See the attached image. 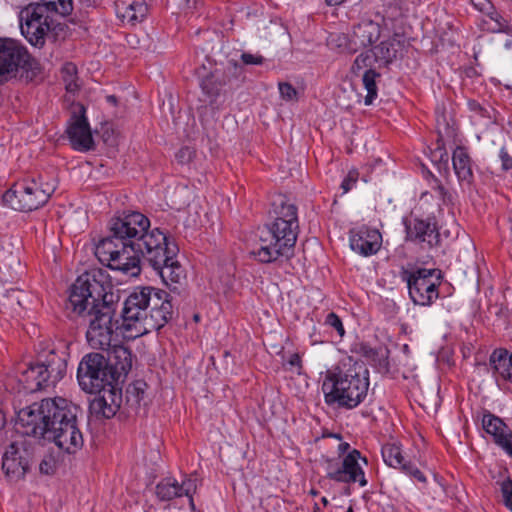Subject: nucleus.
<instances>
[{"label": "nucleus", "instance_id": "nucleus-1", "mask_svg": "<svg viewBox=\"0 0 512 512\" xmlns=\"http://www.w3.org/2000/svg\"><path fill=\"white\" fill-rule=\"evenodd\" d=\"M109 275L102 269L87 271L70 288L67 308L88 323L86 338L94 349L108 350L118 329L117 302Z\"/></svg>", "mask_w": 512, "mask_h": 512}, {"label": "nucleus", "instance_id": "nucleus-7", "mask_svg": "<svg viewBox=\"0 0 512 512\" xmlns=\"http://www.w3.org/2000/svg\"><path fill=\"white\" fill-rule=\"evenodd\" d=\"M31 82L39 73L37 61L26 47L11 38H0V85L17 77Z\"/></svg>", "mask_w": 512, "mask_h": 512}, {"label": "nucleus", "instance_id": "nucleus-10", "mask_svg": "<svg viewBox=\"0 0 512 512\" xmlns=\"http://www.w3.org/2000/svg\"><path fill=\"white\" fill-rule=\"evenodd\" d=\"M401 279L406 281L409 297L415 305L431 306L439 297L443 275L440 269H403Z\"/></svg>", "mask_w": 512, "mask_h": 512}, {"label": "nucleus", "instance_id": "nucleus-53", "mask_svg": "<svg viewBox=\"0 0 512 512\" xmlns=\"http://www.w3.org/2000/svg\"><path fill=\"white\" fill-rule=\"evenodd\" d=\"M6 415L2 409H0V431L5 427L6 425Z\"/></svg>", "mask_w": 512, "mask_h": 512}, {"label": "nucleus", "instance_id": "nucleus-35", "mask_svg": "<svg viewBox=\"0 0 512 512\" xmlns=\"http://www.w3.org/2000/svg\"><path fill=\"white\" fill-rule=\"evenodd\" d=\"M77 66L72 62H66L61 69V77L68 92L75 93L79 90Z\"/></svg>", "mask_w": 512, "mask_h": 512}, {"label": "nucleus", "instance_id": "nucleus-56", "mask_svg": "<svg viewBox=\"0 0 512 512\" xmlns=\"http://www.w3.org/2000/svg\"><path fill=\"white\" fill-rule=\"evenodd\" d=\"M328 5H339L345 0H325Z\"/></svg>", "mask_w": 512, "mask_h": 512}, {"label": "nucleus", "instance_id": "nucleus-40", "mask_svg": "<svg viewBox=\"0 0 512 512\" xmlns=\"http://www.w3.org/2000/svg\"><path fill=\"white\" fill-rule=\"evenodd\" d=\"M325 324L334 328L340 337H343L345 335V329L342 320L336 313H328L325 318Z\"/></svg>", "mask_w": 512, "mask_h": 512}, {"label": "nucleus", "instance_id": "nucleus-49", "mask_svg": "<svg viewBox=\"0 0 512 512\" xmlns=\"http://www.w3.org/2000/svg\"><path fill=\"white\" fill-rule=\"evenodd\" d=\"M435 153L439 154L440 161H448L449 156L444 147V141L441 136H439L436 141Z\"/></svg>", "mask_w": 512, "mask_h": 512}, {"label": "nucleus", "instance_id": "nucleus-9", "mask_svg": "<svg viewBox=\"0 0 512 512\" xmlns=\"http://www.w3.org/2000/svg\"><path fill=\"white\" fill-rule=\"evenodd\" d=\"M56 1L29 3L19 13L21 33L35 47H43L47 33L53 27L51 14L59 13Z\"/></svg>", "mask_w": 512, "mask_h": 512}, {"label": "nucleus", "instance_id": "nucleus-24", "mask_svg": "<svg viewBox=\"0 0 512 512\" xmlns=\"http://www.w3.org/2000/svg\"><path fill=\"white\" fill-rule=\"evenodd\" d=\"M195 491L196 484L194 480L186 479L179 483L173 477L163 478L155 487L156 497L162 502L171 501L182 496H190Z\"/></svg>", "mask_w": 512, "mask_h": 512}, {"label": "nucleus", "instance_id": "nucleus-37", "mask_svg": "<svg viewBox=\"0 0 512 512\" xmlns=\"http://www.w3.org/2000/svg\"><path fill=\"white\" fill-rule=\"evenodd\" d=\"M146 383L143 381H136L129 385L126 389V400L131 406H138L144 397Z\"/></svg>", "mask_w": 512, "mask_h": 512}, {"label": "nucleus", "instance_id": "nucleus-21", "mask_svg": "<svg viewBox=\"0 0 512 512\" xmlns=\"http://www.w3.org/2000/svg\"><path fill=\"white\" fill-rule=\"evenodd\" d=\"M350 248L361 256L368 257L376 254L382 245V235L379 230L361 226L350 230Z\"/></svg>", "mask_w": 512, "mask_h": 512}, {"label": "nucleus", "instance_id": "nucleus-33", "mask_svg": "<svg viewBox=\"0 0 512 512\" xmlns=\"http://www.w3.org/2000/svg\"><path fill=\"white\" fill-rule=\"evenodd\" d=\"M379 77L380 73L376 72L372 68L366 69L362 76V83L364 88L367 90V95L364 99V103L367 106L371 105L378 95L376 79Z\"/></svg>", "mask_w": 512, "mask_h": 512}, {"label": "nucleus", "instance_id": "nucleus-4", "mask_svg": "<svg viewBox=\"0 0 512 512\" xmlns=\"http://www.w3.org/2000/svg\"><path fill=\"white\" fill-rule=\"evenodd\" d=\"M369 370L363 362L343 361L325 373L322 391L325 403L333 408L351 410L366 398Z\"/></svg>", "mask_w": 512, "mask_h": 512}, {"label": "nucleus", "instance_id": "nucleus-28", "mask_svg": "<svg viewBox=\"0 0 512 512\" xmlns=\"http://www.w3.org/2000/svg\"><path fill=\"white\" fill-rule=\"evenodd\" d=\"M355 352L363 357L378 373L386 375L390 372L388 348L384 346L371 347L366 343H359Z\"/></svg>", "mask_w": 512, "mask_h": 512}, {"label": "nucleus", "instance_id": "nucleus-46", "mask_svg": "<svg viewBox=\"0 0 512 512\" xmlns=\"http://www.w3.org/2000/svg\"><path fill=\"white\" fill-rule=\"evenodd\" d=\"M241 60L245 65H261L264 58L261 55H254L250 53H242Z\"/></svg>", "mask_w": 512, "mask_h": 512}, {"label": "nucleus", "instance_id": "nucleus-38", "mask_svg": "<svg viewBox=\"0 0 512 512\" xmlns=\"http://www.w3.org/2000/svg\"><path fill=\"white\" fill-rule=\"evenodd\" d=\"M372 53H373V50H368V51H365L361 54H359L353 65H352V72L354 74H358L360 72V70L364 69V68H372V65L373 63L376 61L375 60V56L373 57L372 56Z\"/></svg>", "mask_w": 512, "mask_h": 512}, {"label": "nucleus", "instance_id": "nucleus-5", "mask_svg": "<svg viewBox=\"0 0 512 512\" xmlns=\"http://www.w3.org/2000/svg\"><path fill=\"white\" fill-rule=\"evenodd\" d=\"M275 205V219L266 224V233L260 237L258 246L249 254L262 264L286 260L294 256V248L299 232L297 207L281 200Z\"/></svg>", "mask_w": 512, "mask_h": 512}, {"label": "nucleus", "instance_id": "nucleus-17", "mask_svg": "<svg viewBox=\"0 0 512 512\" xmlns=\"http://www.w3.org/2000/svg\"><path fill=\"white\" fill-rule=\"evenodd\" d=\"M68 353L54 346H47L38 353L37 362L45 374L46 381L54 386L66 374Z\"/></svg>", "mask_w": 512, "mask_h": 512}, {"label": "nucleus", "instance_id": "nucleus-25", "mask_svg": "<svg viewBox=\"0 0 512 512\" xmlns=\"http://www.w3.org/2000/svg\"><path fill=\"white\" fill-rule=\"evenodd\" d=\"M18 391L24 393H34L52 386L46 381L45 374L39 363L29 364L17 375Z\"/></svg>", "mask_w": 512, "mask_h": 512}, {"label": "nucleus", "instance_id": "nucleus-34", "mask_svg": "<svg viewBox=\"0 0 512 512\" xmlns=\"http://www.w3.org/2000/svg\"><path fill=\"white\" fill-rule=\"evenodd\" d=\"M145 298H149V310H155L163 307L164 305L171 304L170 295L164 291L154 287H143Z\"/></svg>", "mask_w": 512, "mask_h": 512}, {"label": "nucleus", "instance_id": "nucleus-13", "mask_svg": "<svg viewBox=\"0 0 512 512\" xmlns=\"http://www.w3.org/2000/svg\"><path fill=\"white\" fill-rule=\"evenodd\" d=\"M405 240L431 249L440 245V233L435 217L404 218Z\"/></svg>", "mask_w": 512, "mask_h": 512}, {"label": "nucleus", "instance_id": "nucleus-41", "mask_svg": "<svg viewBox=\"0 0 512 512\" xmlns=\"http://www.w3.org/2000/svg\"><path fill=\"white\" fill-rule=\"evenodd\" d=\"M279 92L284 100L290 101L297 97V90L288 82L279 83Z\"/></svg>", "mask_w": 512, "mask_h": 512}, {"label": "nucleus", "instance_id": "nucleus-31", "mask_svg": "<svg viewBox=\"0 0 512 512\" xmlns=\"http://www.w3.org/2000/svg\"><path fill=\"white\" fill-rule=\"evenodd\" d=\"M452 162L454 171L461 182L470 185L473 182V171L471 158L467 149L463 146H457L453 151Z\"/></svg>", "mask_w": 512, "mask_h": 512}, {"label": "nucleus", "instance_id": "nucleus-2", "mask_svg": "<svg viewBox=\"0 0 512 512\" xmlns=\"http://www.w3.org/2000/svg\"><path fill=\"white\" fill-rule=\"evenodd\" d=\"M81 413L80 406L66 398H45L19 410L16 425L23 435L54 443L60 450L74 454L83 446L78 425Z\"/></svg>", "mask_w": 512, "mask_h": 512}, {"label": "nucleus", "instance_id": "nucleus-45", "mask_svg": "<svg viewBox=\"0 0 512 512\" xmlns=\"http://www.w3.org/2000/svg\"><path fill=\"white\" fill-rule=\"evenodd\" d=\"M473 7L480 13L486 15L494 7L490 0H470Z\"/></svg>", "mask_w": 512, "mask_h": 512}, {"label": "nucleus", "instance_id": "nucleus-32", "mask_svg": "<svg viewBox=\"0 0 512 512\" xmlns=\"http://www.w3.org/2000/svg\"><path fill=\"white\" fill-rule=\"evenodd\" d=\"M489 361L496 373L505 380L510 379L512 375V354L507 349H495Z\"/></svg>", "mask_w": 512, "mask_h": 512}, {"label": "nucleus", "instance_id": "nucleus-29", "mask_svg": "<svg viewBox=\"0 0 512 512\" xmlns=\"http://www.w3.org/2000/svg\"><path fill=\"white\" fill-rule=\"evenodd\" d=\"M404 45V37L400 34H394L391 38L382 41L378 46L374 47L373 56H375V60L382 61L385 65H388L397 58Z\"/></svg>", "mask_w": 512, "mask_h": 512}, {"label": "nucleus", "instance_id": "nucleus-63", "mask_svg": "<svg viewBox=\"0 0 512 512\" xmlns=\"http://www.w3.org/2000/svg\"><path fill=\"white\" fill-rule=\"evenodd\" d=\"M362 460L364 461V463H366V464H367V459H366L365 457H364V458H362Z\"/></svg>", "mask_w": 512, "mask_h": 512}, {"label": "nucleus", "instance_id": "nucleus-57", "mask_svg": "<svg viewBox=\"0 0 512 512\" xmlns=\"http://www.w3.org/2000/svg\"><path fill=\"white\" fill-rule=\"evenodd\" d=\"M107 101L112 103V104H116L117 103V97L115 95H109V96H107Z\"/></svg>", "mask_w": 512, "mask_h": 512}, {"label": "nucleus", "instance_id": "nucleus-39", "mask_svg": "<svg viewBox=\"0 0 512 512\" xmlns=\"http://www.w3.org/2000/svg\"><path fill=\"white\" fill-rule=\"evenodd\" d=\"M500 490L505 506L512 512V480L507 478L500 483Z\"/></svg>", "mask_w": 512, "mask_h": 512}, {"label": "nucleus", "instance_id": "nucleus-26", "mask_svg": "<svg viewBox=\"0 0 512 512\" xmlns=\"http://www.w3.org/2000/svg\"><path fill=\"white\" fill-rule=\"evenodd\" d=\"M107 365L114 376V382L117 383L122 377H125L132 368V353L124 345H114L108 352Z\"/></svg>", "mask_w": 512, "mask_h": 512}, {"label": "nucleus", "instance_id": "nucleus-36", "mask_svg": "<svg viewBox=\"0 0 512 512\" xmlns=\"http://www.w3.org/2000/svg\"><path fill=\"white\" fill-rule=\"evenodd\" d=\"M486 16L495 23V27L491 30L492 32L512 35V26L509 24V21L505 19L495 7H493Z\"/></svg>", "mask_w": 512, "mask_h": 512}, {"label": "nucleus", "instance_id": "nucleus-55", "mask_svg": "<svg viewBox=\"0 0 512 512\" xmlns=\"http://www.w3.org/2000/svg\"><path fill=\"white\" fill-rule=\"evenodd\" d=\"M192 494H190V496H187L189 498V506H190V509L192 511H195L196 510V507H195V503H194V500H193V497H192Z\"/></svg>", "mask_w": 512, "mask_h": 512}, {"label": "nucleus", "instance_id": "nucleus-12", "mask_svg": "<svg viewBox=\"0 0 512 512\" xmlns=\"http://www.w3.org/2000/svg\"><path fill=\"white\" fill-rule=\"evenodd\" d=\"M36 452V445L31 440L23 439L12 442L2 457V470L10 482L22 480L29 471Z\"/></svg>", "mask_w": 512, "mask_h": 512}, {"label": "nucleus", "instance_id": "nucleus-51", "mask_svg": "<svg viewBox=\"0 0 512 512\" xmlns=\"http://www.w3.org/2000/svg\"><path fill=\"white\" fill-rule=\"evenodd\" d=\"M350 448V444L347 442H342L338 445V453L339 455L345 454Z\"/></svg>", "mask_w": 512, "mask_h": 512}, {"label": "nucleus", "instance_id": "nucleus-52", "mask_svg": "<svg viewBox=\"0 0 512 512\" xmlns=\"http://www.w3.org/2000/svg\"><path fill=\"white\" fill-rule=\"evenodd\" d=\"M510 37L505 38L503 41V47L505 50H511L512 49V35H509Z\"/></svg>", "mask_w": 512, "mask_h": 512}, {"label": "nucleus", "instance_id": "nucleus-27", "mask_svg": "<svg viewBox=\"0 0 512 512\" xmlns=\"http://www.w3.org/2000/svg\"><path fill=\"white\" fill-rule=\"evenodd\" d=\"M114 6L117 17L131 25L142 22L148 13L144 0H115Z\"/></svg>", "mask_w": 512, "mask_h": 512}, {"label": "nucleus", "instance_id": "nucleus-43", "mask_svg": "<svg viewBox=\"0 0 512 512\" xmlns=\"http://www.w3.org/2000/svg\"><path fill=\"white\" fill-rule=\"evenodd\" d=\"M39 470L41 474L52 475L55 472V460L53 457L48 456L42 459L39 464Z\"/></svg>", "mask_w": 512, "mask_h": 512}, {"label": "nucleus", "instance_id": "nucleus-50", "mask_svg": "<svg viewBox=\"0 0 512 512\" xmlns=\"http://www.w3.org/2000/svg\"><path fill=\"white\" fill-rule=\"evenodd\" d=\"M287 363L291 367H296L298 369V373H300V369L302 368V360L298 353L291 354Z\"/></svg>", "mask_w": 512, "mask_h": 512}, {"label": "nucleus", "instance_id": "nucleus-54", "mask_svg": "<svg viewBox=\"0 0 512 512\" xmlns=\"http://www.w3.org/2000/svg\"><path fill=\"white\" fill-rule=\"evenodd\" d=\"M83 4H85L86 6L90 7V6H95L97 4V1L98 0H80Z\"/></svg>", "mask_w": 512, "mask_h": 512}, {"label": "nucleus", "instance_id": "nucleus-48", "mask_svg": "<svg viewBox=\"0 0 512 512\" xmlns=\"http://www.w3.org/2000/svg\"><path fill=\"white\" fill-rule=\"evenodd\" d=\"M502 162L503 170H512V156L508 153L505 147H502L499 153Z\"/></svg>", "mask_w": 512, "mask_h": 512}, {"label": "nucleus", "instance_id": "nucleus-59", "mask_svg": "<svg viewBox=\"0 0 512 512\" xmlns=\"http://www.w3.org/2000/svg\"><path fill=\"white\" fill-rule=\"evenodd\" d=\"M322 502H323L324 505L328 504V500L325 497L322 498Z\"/></svg>", "mask_w": 512, "mask_h": 512}, {"label": "nucleus", "instance_id": "nucleus-30", "mask_svg": "<svg viewBox=\"0 0 512 512\" xmlns=\"http://www.w3.org/2000/svg\"><path fill=\"white\" fill-rule=\"evenodd\" d=\"M173 315L174 309L172 303L164 305L159 309L149 310L145 321L139 325V332L143 334L160 330L173 318Z\"/></svg>", "mask_w": 512, "mask_h": 512}, {"label": "nucleus", "instance_id": "nucleus-19", "mask_svg": "<svg viewBox=\"0 0 512 512\" xmlns=\"http://www.w3.org/2000/svg\"><path fill=\"white\" fill-rule=\"evenodd\" d=\"M361 453L357 449H353L343 458L341 467L332 469L329 464L327 477L333 481L341 483H356L361 487L367 485L365 473L358 463Z\"/></svg>", "mask_w": 512, "mask_h": 512}, {"label": "nucleus", "instance_id": "nucleus-6", "mask_svg": "<svg viewBox=\"0 0 512 512\" xmlns=\"http://www.w3.org/2000/svg\"><path fill=\"white\" fill-rule=\"evenodd\" d=\"M144 256L142 257L160 275L167 285L180 283L184 278V269L176 260L179 248L174 240L165 233L151 234L145 237Z\"/></svg>", "mask_w": 512, "mask_h": 512}, {"label": "nucleus", "instance_id": "nucleus-8", "mask_svg": "<svg viewBox=\"0 0 512 512\" xmlns=\"http://www.w3.org/2000/svg\"><path fill=\"white\" fill-rule=\"evenodd\" d=\"M54 191L55 187L43 182L41 176L25 177L3 194V202L14 210L30 212L45 205Z\"/></svg>", "mask_w": 512, "mask_h": 512}, {"label": "nucleus", "instance_id": "nucleus-61", "mask_svg": "<svg viewBox=\"0 0 512 512\" xmlns=\"http://www.w3.org/2000/svg\"><path fill=\"white\" fill-rule=\"evenodd\" d=\"M194 319H195L196 321H198L199 316H198V315H195V316H194Z\"/></svg>", "mask_w": 512, "mask_h": 512}, {"label": "nucleus", "instance_id": "nucleus-23", "mask_svg": "<svg viewBox=\"0 0 512 512\" xmlns=\"http://www.w3.org/2000/svg\"><path fill=\"white\" fill-rule=\"evenodd\" d=\"M384 462L395 469L401 470L406 475H409L419 482L425 483L426 477L419 470V468L411 461H406L402 455L400 446L395 443H387L381 449Z\"/></svg>", "mask_w": 512, "mask_h": 512}, {"label": "nucleus", "instance_id": "nucleus-44", "mask_svg": "<svg viewBox=\"0 0 512 512\" xmlns=\"http://www.w3.org/2000/svg\"><path fill=\"white\" fill-rule=\"evenodd\" d=\"M358 176L359 174L356 170H351L348 172V174L341 183V188L343 189L344 193H347L348 191L351 190L353 185L357 182Z\"/></svg>", "mask_w": 512, "mask_h": 512}, {"label": "nucleus", "instance_id": "nucleus-47", "mask_svg": "<svg viewBox=\"0 0 512 512\" xmlns=\"http://www.w3.org/2000/svg\"><path fill=\"white\" fill-rule=\"evenodd\" d=\"M468 107L471 111L477 113L481 117L490 118L489 110L486 107H483L479 102L475 100H470L468 102Z\"/></svg>", "mask_w": 512, "mask_h": 512}, {"label": "nucleus", "instance_id": "nucleus-42", "mask_svg": "<svg viewBox=\"0 0 512 512\" xmlns=\"http://www.w3.org/2000/svg\"><path fill=\"white\" fill-rule=\"evenodd\" d=\"M194 154L195 151L192 148L185 146L177 151L175 157L180 164H186L193 159Z\"/></svg>", "mask_w": 512, "mask_h": 512}, {"label": "nucleus", "instance_id": "nucleus-20", "mask_svg": "<svg viewBox=\"0 0 512 512\" xmlns=\"http://www.w3.org/2000/svg\"><path fill=\"white\" fill-rule=\"evenodd\" d=\"M149 298H145L143 287H137L127 297L122 309V317L127 329L135 328L145 321L148 315Z\"/></svg>", "mask_w": 512, "mask_h": 512}, {"label": "nucleus", "instance_id": "nucleus-60", "mask_svg": "<svg viewBox=\"0 0 512 512\" xmlns=\"http://www.w3.org/2000/svg\"><path fill=\"white\" fill-rule=\"evenodd\" d=\"M346 512H354L353 507L349 506Z\"/></svg>", "mask_w": 512, "mask_h": 512}, {"label": "nucleus", "instance_id": "nucleus-15", "mask_svg": "<svg viewBox=\"0 0 512 512\" xmlns=\"http://www.w3.org/2000/svg\"><path fill=\"white\" fill-rule=\"evenodd\" d=\"M242 67L236 62H228L224 67H216L200 81V88L209 99L210 105L216 103L223 88L229 84L232 78L238 77Z\"/></svg>", "mask_w": 512, "mask_h": 512}, {"label": "nucleus", "instance_id": "nucleus-18", "mask_svg": "<svg viewBox=\"0 0 512 512\" xmlns=\"http://www.w3.org/2000/svg\"><path fill=\"white\" fill-rule=\"evenodd\" d=\"M98 395L90 401L89 411L96 419H110L116 415L122 402L121 390L113 383L96 391Z\"/></svg>", "mask_w": 512, "mask_h": 512}, {"label": "nucleus", "instance_id": "nucleus-14", "mask_svg": "<svg viewBox=\"0 0 512 512\" xmlns=\"http://www.w3.org/2000/svg\"><path fill=\"white\" fill-rule=\"evenodd\" d=\"M66 133L74 150L87 152L94 149L95 143L83 104L72 105Z\"/></svg>", "mask_w": 512, "mask_h": 512}, {"label": "nucleus", "instance_id": "nucleus-22", "mask_svg": "<svg viewBox=\"0 0 512 512\" xmlns=\"http://www.w3.org/2000/svg\"><path fill=\"white\" fill-rule=\"evenodd\" d=\"M485 432L493 437L494 443L512 457V430L498 416L486 411L482 417Z\"/></svg>", "mask_w": 512, "mask_h": 512}, {"label": "nucleus", "instance_id": "nucleus-58", "mask_svg": "<svg viewBox=\"0 0 512 512\" xmlns=\"http://www.w3.org/2000/svg\"><path fill=\"white\" fill-rule=\"evenodd\" d=\"M333 437H335V439H339V440H341V438H342L340 434H333Z\"/></svg>", "mask_w": 512, "mask_h": 512}, {"label": "nucleus", "instance_id": "nucleus-62", "mask_svg": "<svg viewBox=\"0 0 512 512\" xmlns=\"http://www.w3.org/2000/svg\"><path fill=\"white\" fill-rule=\"evenodd\" d=\"M311 494H312V495H316V494H317V492H316V491H314V490H312V491H311Z\"/></svg>", "mask_w": 512, "mask_h": 512}, {"label": "nucleus", "instance_id": "nucleus-3", "mask_svg": "<svg viewBox=\"0 0 512 512\" xmlns=\"http://www.w3.org/2000/svg\"><path fill=\"white\" fill-rule=\"evenodd\" d=\"M150 220L138 211H123L108 223L109 234L95 248V255L102 264L128 276H138L144 256L145 237L164 233L159 228L148 231Z\"/></svg>", "mask_w": 512, "mask_h": 512}, {"label": "nucleus", "instance_id": "nucleus-16", "mask_svg": "<svg viewBox=\"0 0 512 512\" xmlns=\"http://www.w3.org/2000/svg\"><path fill=\"white\" fill-rule=\"evenodd\" d=\"M381 36V27L372 20H364L353 26L348 35H339V46H345L349 53H356L360 49L371 46Z\"/></svg>", "mask_w": 512, "mask_h": 512}, {"label": "nucleus", "instance_id": "nucleus-11", "mask_svg": "<svg viewBox=\"0 0 512 512\" xmlns=\"http://www.w3.org/2000/svg\"><path fill=\"white\" fill-rule=\"evenodd\" d=\"M106 357L97 352L86 354L77 369V380L81 389L88 393H96L99 389L114 383V376L108 369Z\"/></svg>", "mask_w": 512, "mask_h": 512}]
</instances>
